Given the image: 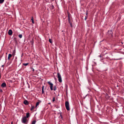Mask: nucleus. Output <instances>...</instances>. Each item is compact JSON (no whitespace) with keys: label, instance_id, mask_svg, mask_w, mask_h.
Returning a JSON list of instances; mask_svg holds the SVG:
<instances>
[{"label":"nucleus","instance_id":"423d86ee","mask_svg":"<svg viewBox=\"0 0 124 124\" xmlns=\"http://www.w3.org/2000/svg\"><path fill=\"white\" fill-rule=\"evenodd\" d=\"M12 31L11 30H10L8 31V33L9 35H11L12 34Z\"/></svg>","mask_w":124,"mask_h":124},{"label":"nucleus","instance_id":"39448f33","mask_svg":"<svg viewBox=\"0 0 124 124\" xmlns=\"http://www.w3.org/2000/svg\"><path fill=\"white\" fill-rule=\"evenodd\" d=\"M6 86V85L5 83H3L1 85V86L2 87H4Z\"/></svg>","mask_w":124,"mask_h":124},{"label":"nucleus","instance_id":"f3484780","mask_svg":"<svg viewBox=\"0 0 124 124\" xmlns=\"http://www.w3.org/2000/svg\"><path fill=\"white\" fill-rule=\"evenodd\" d=\"M4 0H0V4L2 3L4 1Z\"/></svg>","mask_w":124,"mask_h":124},{"label":"nucleus","instance_id":"7c9ffc66","mask_svg":"<svg viewBox=\"0 0 124 124\" xmlns=\"http://www.w3.org/2000/svg\"><path fill=\"white\" fill-rule=\"evenodd\" d=\"M0 92H2V90H0Z\"/></svg>","mask_w":124,"mask_h":124},{"label":"nucleus","instance_id":"412c9836","mask_svg":"<svg viewBox=\"0 0 124 124\" xmlns=\"http://www.w3.org/2000/svg\"><path fill=\"white\" fill-rule=\"evenodd\" d=\"M18 36L20 38H21L22 37V34H19L18 35Z\"/></svg>","mask_w":124,"mask_h":124},{"label":"nucleus","instance_id":"f8f14e48","mask_svg":"<svg viewBox=\"0 0 124 124\" xmlns=\"http://www.w3.org/2000/svg\"><path fill=\"white\" fill-rule=\"evenodd\" d=\"M16 39V38H14L13 39L15 41V43H16L17 42Z\"/></svg>","mask_w":124,"mask_h":124},{"label":"nucleus","instance_id":"dca6fc26","mask_svg":"<svg viewBox=\"0 0 124 124\" xmlns=\"http://www.w3.org/2000/svg\"><path fill=\"white\" fill-rule=\"evenodd\" d=\"M29 64V63H23V65L24 66H26L28 65Z\"/></svg>","mask_w":124,"mask_h":124},{"label":"nucleus","instance_id":"e433bc0d","mask_svg":"<svg viewBox=\"0 0 124 124\" xmlns=\"http://www.w3.org/2000/svg\"><path fill=\"white\" fill-rule=\"evenodd\" d=\"M54 0H51L52 1H53Z\"/></svg>","mask_w":124,"mask_h":124},{"label":"nucleus","instance_id":"473e14b6","mask_svg":"<svg viewBox=\"0 0 124 124\" xmlns=\"http://www.w3.org/2000/svg\"><path fill=\"white\" fill-rule=\"evenodd\" d=\"M48 104H51V103H48Z\"/></svg>","mask_w":124,"mask_h":124},{"label":"nucleus","instance_id":"20e7f679","mask_svg":"<svg viewBox=\"0 0 124 124\" xmlns=\"http://www.w3.org/2000/svg\"><path fill=\"white\" fill-rule=\"evenodd\" d=\"M48 84L50 86V89L51 91L53 90V84L51 83L50 81H48L47 82Z\"/></svg>","mask_w":124,"mask_h":124},{"label":"nucleus","instance_id":"aec40b11","mask_svg":"<svg viewBox=\"0 0 124 124\" xmlns=\"http://www.w3.org/2000/svg\"><path fill=\"white\" fill-rule=\"evenodd\" d=\"M69 23L70 25V26L71 27H72V22H69Z\"/></svg>","mask_w":124,"mask_h":124},{"label":"nucleus","instance_id":"f704fd0d","mask_svg":"<svg viewBox=\"0 0 124 124\" xmlns=\"http://www.w3.org/2000/svg\"><path fill=\"white\" fill-rule=\"evenodd\" d=\"M54 79H56V78H54Z\"/></svg>","mask_w":124,"mask_h":124},{"label":"nucleus","instance_id":"6e6552de","mask_svg":"<svg viewBox=\"0 0 124 124\" xmlns=\"http://www.w3.org/2000/svg\"><path fill=\"white\" fill-rule=\"evenodd\" d=\"M50 8L51 9H53L54 8V7L53 5L52 4L50 7Z\"/></svg>","mask_w":124,"mask_h":124},{"label":"nucleus","instance_id":"ddd939ff","mask_svg":"<svg viewBox=\"0 0 124 124\" xmlns=\"http://www.w3.org/2000/svg\"><path fill=\"white\" fill-rule=\"evenodd\" d=\"M35 108V107L34 106H32L31 108V111H32Z\"/></svg>","mask_w":124,"mask_h":124},{"label":"nucleus","instance_id":"6ab92c4d","mask_svg":"<svg viewBox=\"0 0 124 124\" xmlns=\"http://www.w3.org/2000/svg\"><path fill=\"white\" fill-rule=\"evenodd\" d=\"M31 20L32 21V22L33 23H34V21L33 19V17H32V19H31Z\"/></svg>","mask_w":124,"mask_h":124},{"label":"nucleus","instance_id":"4be33fe9","mask_svg":"<svg viewBox=\"0 0 124 124\" xmlns=\"http://www.w3.org/2000/svg\"><path fill=\"white\" fill-rule=\"evenodd\" d=\"M54 91H55L56 90V86H55L54 87V88L53 89Z\"/></svg>","mask_w":124,"mask_h":124},{"label":"nucleus","instance_id":"f257e3e1","mask_svg":"<svg viewBox=\"0 0 124 124\" xmlns=\"http://www.w3.org/2000/svg\"><path fill=\"white\" fill-rule=\"evenodd\" d=\"M65 105L67 110H70V108L69 107V102L68 101H66L65 103Z\"/></svg>","mask_w":124,"mask_h":124},{"label":"nucleus","instance_id":"c85d7f7f","mask_svg":"<svg viewBox=\"0 0 124 124\" xmlns=\"http://www.w3.org/2000/svg\"><path fill=\"white\" fill-rule=\"evenodd\" d=\"M31 68L32 69V70L33 71H34V69H33V68Z\"/></svg>","mask_w":124,"mask_h":124},{"label":"nucleus","instance_id":"cd10ccee","mask_svg":"<svg viewBox=\"0 0 124 124\" xmlns=\"http://www.w3.org/2000/svg\"><path fill=\"white\" fill-rule=\"evenodd\" d=\"M68 18H70L69 14L68 12Z\"/></svg>","mask_w":124,"mask_h":124},{"label":"nucleus","instance_id":"a211bd4d","mask_svg":"<svg viewBox=\"0 0 124 124\" xmlns=\"http://www.w3.org/2000/svg\"><path fill=\"white\" fill-rule=\"evenodd\" d=\"M49 42L51 43H52V40L50 39H49Z\"/></svg>","mask_w":124,"mask_h":124},{"label":"nucleus","instance_id":"c9c22d12","mask_svg":"<svg viewBox=\"0 0 124 124\" xmlns=\"http://www.w3.org/2000/svg\"><path fill=\"white\" fill-rule=\"evenodd\" d=\"M109 31H108V33H109Z\"/></svg>","mask_w":124,"mask_h":124},{"label":"nucleus","instance_id":"0eeeda50","mask_svg":"<svg viewBox=\"0 0 124 124\" xmlns=\"http://www.w3.org/2000/svg\"><path fill=\"white\" fill-rule=\"evenodd\" d=\"M24 103L25 105H27L29 104L27 100H25L24 101Z\"/></svg>","mask_w":124,"mask_h":124},{"label":"nucleus","instance_id":"b1692460","mask_svg":"<svg viewBox=\"0 0 124 124\" xmlns=\"http://www.w3.org/2000/svg\"><path fill=\"white\" fill-rule=\"evenodd\" d=\"M60 114V117H61V118H62V116L61 115V113H59Z\"/></svg>","mask_w":124,"mask_h":124},{"label":"nucleus","instance_id":"1a4fd4ad","mask_svg":"<svg viewBox=\"0 0 124 124\" xmlns=\"http://www.w3.org/2000/svg\"><path fill=\"white\" fill-rule=\"evenodd\" d=\"M12 57V55L10 54H8V60H9L10 58Z\"/></svg>","mask_w":124,"mask_h":124},{"label":"nucleus","instance_id":"5701e85b","mask_svg":"<svg viewBox=\"0 0 124 124\" xmlns=\"http://www.w3.org/2000/svg\"><path fill=\"white\" fill-rule=\"evenodd\" d=\"M68 21L69 23L71 22L70 18H68Z\"/></svg>","mask_w":124,"mask_h":124},{"label":"nucleus","instance_id":"9b49d317","mask_svg":"<svg viewBox=\"0 0 124 124\" xmlns=\"http://www.w3.org/2000/svg\"><path fill=\"white\" fill-rule=\"evenodd\" d=\"M44 86H42V94H43L44 93Z\"/></svg>","mask_w":124,"mask_h":124},{"label":"nucleus","instance_id":"bb28decb","mask_svg":"<svg viewBox=\"0 0 124 124\" xmlns=\"http://www.w3.org/2000/svg\"><path fill=\"white\" fill-rule=\"evenodd\" d=\"M55 101V97H54L53 98V100H52V101L53 102L54 101Z\"/></svg>","mask_w":124,"mask_h":124},{"label":"nucleus","instance_id":"c756f323","mask_svg":"<svg viewBox=\"0 0 124 124\" xmlns=\"http://www.w3.org/2000/svg\"><path fill=\"white\" fill-rule=\"evenodd\" d=\"M88 14V12H87V11L86 13V16H87V15Z\"/></svg>","mask_w":124,"mask_h":124},{"label":"nucleus","instance_id":"2f4dec72","mask_svg":"<svg viewBox=\"0 0 124 124\" xmlns=\"http://www.w3.org/2000/svg\"><path fill=\"white\" fill-rule=\"evenodd\" d=\"M1 78V75H0V79Z\"/></svg>","mask_w":124,"mask_h":124},{"label":"nucleus","instance_id":"72a5a7b5","mask_svg":"<svg viewBox=\"0 0 124 124\" xmlns=\"http://www.w3.org/2000/svg\"><path fill=\"white\" fill-rule=\"evenodd\" d=\"M11 124H13V122H11Z\"/></svg>","mask_w":124,"mask_h":124},{"label":"nucleus","instance_id":"7ed1b4c3","mask_svg":"<svg viewBox=\"0 0 124 124\" xmlns=\"http://www.w3.org/2000/svg\"><path fill=\"white\" fill-rule=\"evenodd\" d=\"M57 76L59 81L60 83L62 81L61 76L60 74L58 72L57 73Z\"/></svg>","mask_w":124,"mask_h":124},{"label":"nucleus","instance_id":"2eb2a0df","mask_svg":"<svg viewBox=\"0 0 124 124\" xmlns=\"http://www.w3.org/2000/svg\"><path fill=\"white\" fill-rule=\"evenodd\" d=\"M36 122V121L35 120H34L32 122L31 124H35Z\"/></svg>","mask_w":124,"mask_h":124},{"label":"nucleus","instance_id":"f03ea898","mask_svg":"<svg viewBox=\"0 0 124 124\" xmlns=\"http://www.w3.org/2000/svg\"><path fill=\"white\" fill-rule=\"evenodd\" d=\"M22 123L25 124L27 122L26 117L24 116L22 117Z\"/></svg>","mask_w":124,"mask_h":124},{"label":"nucleus","instance_id":"9d476101","mask_svg":"<svg viewBox=\"0 0 124 124\" xmlns=\"http://www.w3.org/2000/svg\"><path fill=\"white\" fill-rule=\"evenodd\" d=\"M30 116V114L29 113H26V118H28V117H29V116Z\"/></svg>","mask_w":124,"mask_h":124},{"label":"nucleus","instance_id":"a878e982","mask_svg":"<svg viewBox=\"0 0 124 124\" xmlns=\"http://www.w3.org/2000/svg\"><path fill=\"white\" fill-rule=\"evenodd\" d=\"M87 17V16H85V20H86V19Z\"/></svg>","mask_w":124,"mask_h":124},{"label":"nucleus","instance_id":"393cba45","mask_svg":"<svg viewBox=\"0 0 124 124\" xmlns=\"http://www.w3.org/2000/svg\"><path fill=\"white\" fill-rule=\"evenodd\" d=\"M15 51H14L12 54V55H14L15 54Z\"/></svg>","mask_w":124,"mask_h":124},{"label":"nucleus","instance_id":"4468645a","mask_svg":"<svg viewBox=\"0 0 124 124\" xmlns=\"http://www.w3.org/2000/svg\"><path fill=\"white\" fill-rule=\"evenodd\" d=\"M39 103L40 102H37L36 106V107L39 105Z\"/></svg>","mask_w":124,"mask_h":124}]
</instances>
